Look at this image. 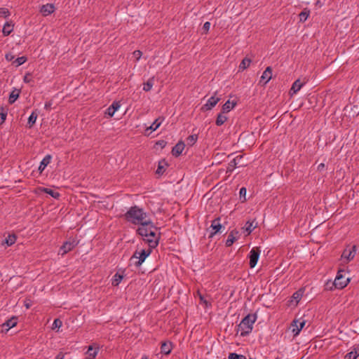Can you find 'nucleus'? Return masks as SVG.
<instances>
[{"label": "nucleus", "mask_w": 359, "mask_h": 359, "mask_svg": "<svg viewBox=\"0 0 359 359\" xmlns=\"http://www.w3.org/2000/svg\"><path fill=\"white\" fill-rule=\"evenodd\" d=\"M20 91L18 89L15 88L9 95L8 102L13 104L19 97Z\"/></svg>", "instance_id": "bb28decb"}, {"label": "nucleus", "mask_w": 359, "mask_h": 359, "mask_svg": "<svg viewBox=\"0 0 359 359\" xmlns=\"http://www.w3.org/2000/svg\"><path fill=\"white\" fill-rule=\"evenodd\" d=\"M31 81H32L31 74H29V73H27V74L25 75L24 78H23V81H24L25 83H28L31 82Z\"/></svg>", "instance_id": "a18cd8bd"}, {"label": "nucleus", "mask_w": 359, "mask_h": 359, "mask_svg": "<svg viewBox=\"0 0 359 359\" xmlns=\"http://www.w3.org/2000/svg\"><path fill=\"white\" fill-rule=\"evenodd\" d=\"M197 140H198L197 135L195 134V135H189L187 138V144L189 146H193L196 142Z\"/></svg>", "instance_id": "a19ab883"}, {"label": "nucleus", "mask_w": 359, "mask_h": 359, "mask_svg": "<svg viewBox=\"0 0 359 359\" xmlns=\"http://www.w3.org/2000/svg\"><path fill=\"white\" fill-rule=\"evenodd\" d=\"M121 104L119 102H114L107 109L105 114L109 117H112L114 113L120 108Z\"/></svg>", "instance_id": "a211bd4d"}, {"label": "nucleus", "mask_w": 359, "mask_h": 359, "mask_svg": "<svg viewBox=\"0 0 359 359\" xmlns=\"http://www.w3.org/2000/svg\"><path fill=\"white\" fill-rule=\"evenodd\" d=\"M40 189H41V191L46 193V194H49L50 196H51L54 198H58L60 196V194L58 192L55 191H53V190H52L50 189L42 187V188H40Z\"/></svg>", "instance_id": "2f4dec72"}, {"label": "nucleus", "mask_w": 359, "mask_h": 359, "mask_svg": "<svg viewBox=\"0 0 359 359\" xmlns=\"http://www.w3.org/2000/svg\"><path fill=\"white\" fill-rule=\"evenodd\" d=\"M147 215V212L142 208L134 205L130 207L122 217L128 222L133 224H140L146 220Z\"/></svg>", "instance_id": "f257e3e1"}, {"label": "nucleus", "mask_w": 359, "mask_h": 359, "mask_svg": "<svg viewBox=\"0 0 359 359\" xmlns=\"http://www.w3.org/2000/svg\"><path fill=\"white\" fill-rule=\"evenodd\" d=\"M168 166V164L165 161V159L160 161L158 162V165L157 170L156 171V173L158 175H163L165 172L166 168Z\"/></svg>", "instance_id": "5701e85b"}, {"label": "nucleus", "mask_w": 359, "mask_h": 359, "mask_svg": "<svg viewBox=\"0 0 359 359\" xmlns=\"http://www.w3.org/2000/svg\"><path fill=\"white\" fill-rule=\"evenodd\" d=\"M25 306L27 309H29L32 306V301L30 299H25Z\"/></svg>", "instance_id": "5fc2aeb1"}, {"label": "nucleus", "mask_w": 359, "mask_h": 359, "mask_svg": "<svg viewBox=\"0 0 359 359\" xmlns=\"http://www.w3.org/2000/svg\"><path fill=\"white\" fill-rule=\"evenodd\" d=\"M305 323H306L305 320H303L302 322H299L298 320H293V322L292 323V332L294 333V335H297L300 332V331L304 327Z\"/></svg>", "instance_id": "f3484780"}, {"label": "nucleus", "mask_w": 359, "mask_h": 359, "mask_svg": "<svg viewBox=\"0 0 359 359\" xmlns=\"http://www.w3.org/2000/svg\"><path fill=\"white\" fill-rule=\"evenodd\" d=\"M219 101V97H215V96H212L211 97H210L208 100L206 104H205L201 107V110L202 111L211 110L217 104V102Z\"/></svg>", "instance_id": "f8f14e48"}, {"label": "nucleus", "mask_w": 359, "mask_h": 359, "mask_svg": "<svg viewBox=\"0 0 359 359\" xmlns=\"http://www.w3.org/2000/svg\"><path fill=\"white\" fill-rule=\"evenodd\" d=\"M356 253V246L353 245L351 248H346L345 249L341 255L342 259H346L348 262L352 260Z\"/></svg>", "instance_id": "9d476101"}, {"label": "nucleus", "mask_w": 359, "mask_h": 359, "mask_svg": "<svg viewBox=\"0 0 359 359\" xmlns=\"http://www.w3.org/2000/svg\"><path fill=\"white\" fill-rule=\"evenodd\" d=\"M37 114L35 111H32L30 116L28 118L27 126L31 128L36 123L37 118Z\"/></svg>", "instance_id": "72a5a7b5"}, {"label": "nucleus", "mask_w": 359, "mask_h": 359, "mask_svg": "<svg viewBox=\"0 0 359 359\" xmlns=\"http://www.w3.org/2000/svg\"><path fill=\"white\" fill-rule=\"evenodd\" d=\"M243 158V155H238L233 159H232L228 164L226 168V173L231 174L236 167L245 166L246 164L241 162Z\"/></svg>", "instance_id": "0eeeda50"}, {"label": "nucleus", "mask_w": 359, "mask_h": 359, "mask_svg": "<svg viewBox=\"0 0 359 359\" xmlns=\"http://www.w3.org/2000/svg\"><path fill=\"white\" fill-rule=\"evenodd\" d=\"M13 25L11 22H6L3 27L2 33L4 36H8L13 32Z\"/></svg>", "instance_id": "393cba45"}, {"label": "nucleus", "mask_w": 359, "mask_h": 359, "mask_svg": "<svg viewBox=\"0 0 359 359\" xmlns=\"http://www.w3.org/2000/svg\"><path fill=\"white\" fill-rule=\"evenodd\" d=\"M62 321L59 318H56L53 321V323L52 325V329L59 328L62 326Z\"/></svg>", "instance_id": "c03bdc74"}, {"label": "nucleus", "mask_w": 359, "mask_h": 359, "mask_svg": "<svg viewBox=\"0 0 359 359\" xmlns=\"http://www.w3.org/2000/svg\"><path fill=\"white\" fill-rule=\"evenodd\" d=\"M272 77V67H267L266 69L264 71L259 83H262L263 82V86L266 85Z\"/></svg>", "instance_id": "9b49d317"}, {"label": "nucleus", "mask_w": 359, "mask_h": 359, "mask_svg": "<svg viewBox=\"0 0 359 359\" xmlns=\"http://www.w3.org/2000/svg\"><path fill=\"white\" fill-rule=\"evenodd\" d=\"M154 84V76H152L150 79H149L146 83H144L143 90H144L145 92H148V91L151 90Z\"/></svg>", "instance_id": "7c9ffc66"}, {"label": "nucleus", "mask_w": 359, "mask_h": 359, "mask_svg": "<svg viewBox=\"0 0 359 359\" xmlns=\"http://www.w3.org/2000/svg\"><path fill=\"white\" fill-rule=\"evenodd\" d=\"M257 314H248L243 318L238 325L237 332H241V336L245 337L248 335L252 330V326L257 320Z\"/></svg>", "instance_id": "f03ea898"}, {"label": "nucleus", "mask_w": 359, "mask_h": 359, "mask_svg": "<svg viewBox=\"0 0 359 359\" xmlns=\"http://www.w3.org/2000/svg\"><path fill=\"white\" fill-rule=\"evenodd\" d=\"M261 250L259 248H253L249 253L250 262L249 265L250 268H254L257 264Z\"/></svg>", "instance_id": "6e6552de"}, {"label": "nucleus", "mask_w": 359, "mask_h": 359, "mask_svg": "<svg viewBox=\"0 0 359 359\" xmlns=\"http://www.w3.org/2000/svg\"><path fill=\"white\" fill-rule=\"evenodd\" d=\"M141 359H149V358L147 355H144Z\"/></svg>", "instance_id": "052dcab7"}, {"label": "nucleus", "mask_w": 359, "mask_h": 359, "mask_svg": "<svg viewBox=\"0 0 359 359\" xmlns=\"http://www.w3.org/2000/svg\"><path fill=\"white\" fill-rule=\"evenodd\" d=\"M251 62L252 61L250 58L245 57L241 61V64L239 65V67H238L239 71H243V70L246 69L250 66Z\"/></svg>", "instance_id": "473e14b6"}, {"label": "nucleus", "mask_w": 359, "mask_h": 359, "mask_svg": "<svg viewBox=\"0 0 359 359\" xmlns=\"http://www.w3.org/2000/svg\"><path fill=\"white\" fill-rule=\"evenodd\" d=\"M52 104L53 103L51 101L46 102L44 105V109L48 111L50 110L51 109Z\"/></svg>", "instance_id": "864d4df0"}, {"label": "nucleus", "mask_w": 359, "mask_h": 359, "mask_svg": "<svg viewBox=\"0 0 359 359\" xmlns=\"http://www.w3.org/2000/svg\"><path fill=\"white\" fill-rule=\"evenodd\" d=\"M77 245V242L75 240L72 241H66L60 248V250L62 251V254L67 253L71 251L76 245Z\"/></svg>", "instance_id": "ddd939ff"}, {"label": "nucleus", "mask_w": 359, "mask_h": 359, "mask_svg": "<svg viewBox=\"0 0 359 359\" xmlns=\"http://www.w3.org/2000/svg\"><path fill=\"white\" fill-rule=\"evenodd\" d=\"M54 11L55 6L52 4H47L46 5H43L40 9V12L42 13L43 16H47L53 13Z\"/></svg>", "instance_id": "4468645a"}, {"label": "nucleus", "mask_w": 359, "mask_h": 359, "mask_svg": "<svg viewBox=\"0 0 359 359\" xmlns=\"http://www.w3.org/2000/svg\"><path fill=\"white\" fill-rule=\"evenodd\" d=\"M123 279V276L119 274L118 273H116L112 279V285L114 286H117L118 284L121 282Z\"/></svg>", "instance_id": "4c0bfd02"}, {"label": "nucleus", "mask_w": 359, "mask_h": 359, "mask_svg": "<svg viewBox=\"0 0 359 359\" xmlns=\"http://www.w3.org/2000/svg\"><path fill=\"white\" fill-rule=\"evenodd\" d=\"M210 228L212 231L210 233V238L213 237L217 233L222 232L221 229H224V227L220 224V217H217L212 221Z\"/></svg>", "instance_id": "1a4fd4ad"}, {"label": "nucleus", "mask_w": 359, "mask_h": 359, "mask_svg": "<svg viewBox=\"0 0 359 359\" xmlns=\"http://www.w3.org/2000/svg\"><path fill=\"white\" fill-rule=\"evenodd\" d=\"M16 236L15 234H10L8 236V237L5 239V243L8 246H11L13 244H14L16 241Z\"/></svg>", "instance_id": "e433bc0d"}, {"label": "nucleus", "mask_w": 359, "mask_h": 359, "mask_svg": "<svg viewBox=\"0 0 359 359\" xmlns=\"http://www.w3.org/2000/svg\"><path fill=\"white\" fill-rule=\"evenodd\" d=\"M238 235V231L236 230L231 231L226 241L225 245L226 247H230L237 240L236 236Z\"/></svg>", "instance_id": "6ab92c4d"}, {"label": "nucleus", "mask_w": 359, "mask_h": 359, "mask_svg": "<svg viewBox=\"0 0 359 359\" xmlns=\"http://www.w3.org/2000/svg\"><path fill=\"white\" fill-rule=\"evenodd\" d=\"M140 226L137 229V233L142 237H147V234H149V231H152L153 229L157 230L158 228L156 227L154 223L151 220H145L141 224H140Z\"/></svg>", "instance_id": "39448f33"}, {"label": "nucleus", "mask_w": 359, "mask_h": 359, "mask_svg": "<svg viewBox=\"0 0 359 359\" xmlns=\"http://www.w3.org/2000/svg\"><path fill=\"white\" fill-rule=\"evenodd\" d=\"M51 158V155L48 154L42 159L39 166V171L40 173H41L45 170L46 167L50 163Z\"/></svg>", "instance_id": "412c9836"}, {"label": "nucleus", "mask_w": 359, "mask_h": 359, "mask_svg": "<svg viewBox=\"0 0 359 359\" xmlns=\"http://www.w3.org/2000/svg\"><path fill=\"white\" fill-rule=\"evenodd\" d=\"M255 221L250 222L248 221L245 226H243V229L245 232H247L248 235H249L253 229L256 227V225H253Z\"/></svg>", "instance_id": "f704fd0d"}, {"label": "nucleus", "mask_w": 359, "mask_h": 359, "mask_svg": "<svg viewBox=\"0 0 359 359\" xmlns=\"http://www.w3.org/2000/svg\"><path fill=\"white\" fill-rule=\"evenodd\" d=\"M210 27V23L209 22H206L204 23V25L203 26V29L204 30L205 34L209 31Z\"/></svg>", "instance_id": "de8ad7c7"}, {"label": "nucleus", "mask_w": 359, "mask_h": 359, "mask_svg": "<svg viewBox=\"0 0 359 359\" xmlns=\"http://www.w3.org/2000/svg\"><path fill=\"white\" fill-rule=\"evenodd\" d=\"M238 359H247L246 357L243 355H239Z\"/></svg>", "instance_id": "bf43d9fd"}, {"label": "nucleus", "mask_w": 359, "mask_h": 359, "mask_svg": "<svg viewBox=\"0 0 359 359\" xmlns=\"http://www.w3.org/2000/svg\"><path fill=\"white\" fill-rule=\"evenodd\" d=\"M359 356V347H353V349L346 353L344 359H356Z\"/></svg>", "instance_id": "b1692460"}, {"label": "nucleus", "mask_w": 359, "mask_h": 359, "mask_svg": "<svg viewBox=\"0 0 359 359\" xmlns=\"http://www.w3.org/2000/svg\"><path fill=\"white\" fill-rule=\"evenodd\" d=\"M227 120V117L224 115H223L222 113L219 114L217 115V119H216V121H215V124L217 126H220L222 125H223Z\"/></svg>", "instance_id": "c9c22d12"}, {"label": "nucleus", "mask_w": 359, "mask_h": 359, "mask_svg": "<svg viewBox=\"0 0 359 359\" xmlns=\"http://www.w3.org/2000/svg\"><path fill=\"white\" fill-rule=\"evenodd\" d=\"M65 354L62 352H60L55 357V359H64Z\"/></svg>", "instance_id": "6e6d98bb"}, {"label": "nucleus", "mask_w": 359, "mask_h": 359, "mask_svg": "<svg viewBox=\"0 0 359 359\" xmlns=\"http://www.w3.org/2000/svg\"><path fill=\"white\" fill-rule=\"evenodd\" d=\"M154 248H151L149 247L148 249H143L141 251L136 250L133 256L130 257V261L132 262L133 259H137L134 262V265L136 267H139L142 265V264L144 262L146 258L150 255Z\"/></svg>", "instance_id": "7ed1b4c3"}, {"label": "nucleus", "mask_w": 359, "mask_h": 359, "mask_svg": "<svg viewBox=\"0 0 359 359\" xmlns=\"http://www.w3.org/2000/svg\"><path fill=\"white\" fill-rule=\"evenodd\" d=\"M303 296V291L302 290H299L293 293L292 298L295 300L296 303L297 304L302 299Z\"/></svg>", "instance_id": "58836bf2"}, {"label": "nucleus", "mask_w": 359, "mask_h": 359, "mask_svg": "<svg viewBox=\"0 0 359 359\" xmlns=\"http://www.w3.org/2000/svg\"><path fill=\"white\" fill-rule=\"evenodd\" d=\"M156 230L155 229L149 231V234H147V236L144 238L145 243H147L149 247H151V248H156L159 243L160 235H157L156 233Z\"/></svg>", "instance_id": "423d86ee"}, {"label": "nucleus", "mask_w": 359, "mask_h": 359, "mask_svg": "<svg viewBox=\"0 0 359 359\" xmlns=\"http://www.w3.org/2000/svg\"><path fill=\"white\" fill-rule=\"evenodd\" d=\"M6 116H7L6 113H4V112L0 113V124H2L3 123H4V121H6Z\"/></svg>", "instance_id": "3c124183"}, {"label": "nucleus", "mask_w": 359, "mask_h": 359, "mask_svg": "<svg viewBox=\"0 0 359 359\" xmlns=\"http://www.w3.org/2000/svg\"><path fill=\"white\" fill-rule=\"evenodd\" d=\"M236 102H231L229 100H227L222 106V113H226L231 111L236 106Z\"/></svg>", "instance_id": "cd10ccee"}, {"label": "nucleus", "mask_w": 359, "mask_h": 359, "mask_svg": "<svg viewBox=\"0 0 359 359\" xmlns=\"http://www.w3.org/2000/svg\"><path fill=\"white\" fill-rule=\"evenodd\" d=\"M27 58L25 56L19 57L15 60H13V64L15 65V67H19L24 64L27 61Z\"/></svg>", "instance_id": "ea45409f"}, {"label": "nucleus", "mask_w": 359, "mask_h": 359, "mask_svg": "<svg viewBox=\"0 0 359 359\" xmlns=\"http://www.w3.org/2000/svg\"><path fill=\"white\" fill-rule=\"evenodd\" d=\"M133 55L137 58V60H139L142 55V53L140 50H137L133 52Z\"/></svg>", "instance_id": "8fccbe9b"}, {"label": "nucleus", "mask_w": 359, "mask_h": 359, "mask_svg": "<svg viewBox=\"0 0 359 359\" xmlns=\"http://www.w3.org/2000/svg\"><path fill=\"white\" fill-rule=\"evenodd\" d=\"M239 354H237L236 353H231L229 355L228 358L229 359H238Z\"/></svg>", "instance_id": "603ef678"}, {"label": "nucleus", "mask_w": 359, "mask_h": 359, "mask_svg": "<svg viewBox=\"0 0 359 359\" xmlns=\"http://www.w3.org/2000/svg\"><path fill=\"white\" fill-rule=\"evenodd\" d=\"M156 144L158 145V147H160L161 149H163L166 146L167 142L165 140H158L156 143Z\"/></svg>", "instance_id": "49530a36"}, {"label": "nucleus", "mask_w": 359, "mask_h": 359, "mask_svg": "<svg viewBox=\"0 0 359 359\" xmlns=\"http://www.w3.org/2000/svg\"><path fill=\"white\" fill-rule=\"evenodd\" d=\"M325 167V165L324 163H320V165H318V170H321L322 168H323Z\"/></svg>", "instance_id": "4d7b16f0"}, {"label": "nucleus", "mask_w": 359, "mask_h": 359, "mask_svg": "<svg viewBox=\"0 0 359 359\" xmlns=\"http://www.w3.org/2000/svg\"><path fill=\"white\" fill-rule=\"evenodd\" d=\"M0 15L4 18H7L10 15V11L8 8H0Z\"/></svg>", "instance_id": "37998d69"}, {"label": "nucleus", "mask_w": 359, "mask_h": 359, "mask_svg": "<svg viewBox=\"0 0 359 359\" xmlns=\"http://www.w3.org/2000/svg\"><path fill=\"white\" fill-rule=\"evenodd\" d=\"M99 347L94 348L93 346L90 345L88 348L86 353L88 355L89 358H95L97 354Z\"/></svg>", "instance_id": "c756f323"}, {"label": "nucleus", "mask_w": 359, "mask_h": 359, "mask_svg": "<svg viewBox=\"0 0 359 359\" xmlns=\"http://www.w3.org/2000/svg\"><path fill=\"white\" fill-rule=\"evenodd\" d=\"M172 349V343L171 341H163L161 346V353L165 355H169Z\"/></svg>", "instance_id": "dca6fc26"}, {"label": "nucleus", "mask_w": 359, "mask_h": 359, "mask_svg": "<svg viewBox=\"0 0 359 359\" xmlns=\"http://www.w3.org/2000/svg\"><path fill=\"white\" fill-rule=\"evenodd\" d=\"M310 10L308 8H304L303 11L299 14V22H304L310 15Z\"/></svg>", "instance_id": "a878e982"}, {"label": "nucleus", "mask_w": 359, "mask_h": 359, "mask_svg": "<svg viewBox=\"0 0 359 359\" xmlns=\"http://www.w3.org/2000/svg\"><path fill=\"white\" fill-rule=\"evenodd\" d=\"M161 121H159V118H156L154 121V123L146 129L145 135H149L150 133H147V131L148 130L155 131L161 126Z\"/></svg>", "instance_id": "c85d7f7f"}, {"label": "nucleus", "mask_w": 359, "mask_h": 359, "mask_svg": "<svg viewBox=\"0 0 359 359\" xmlns=\"http://www.w3.org/2000/svg\"><path fill=\"white\" fill-rule=\"evenodd\" d=\"M200 299L201 302H204L205 304H207V301L204 299L203 297L200 294Z\"/></svg>", "instance_id": "13d9d810"}, {"label": "nucleus", "mask_w": 359, "mask_h": 359, "mask_svg": "<svg viewBox=\"0 0 359 359\" xmlns=\"http://www.w3.org/2000/svg\"><path fill=\"white\" fill-rule=\"evenodd\" d=\"M246 192L247 190L245 187H242L239 191V197L242 203L246 201Z\"/></svg>", "instance_id": "79ce46f5"}, {"label": "nucleus", "mask_w": 359, "mask_h": 359, "mask_svg": "<svg viewBox=\"0 0 359 359\" xmlns=\"http://www.w3.org/2000/svg\"><path fill=\"white\" fill-rule=\"evenodd\" d=\"M18 323V318L16 316H13L11 318L7 320L3 325L2 327H6V330L8 331L9 329L15 327Z\"/></svg>", "instance_id": "4be33fe9"}, {"label": "nucleus", "mask_w": 359, "mask_h": 359, "mask_svg": "<svg viewBox=\"0 0 359 359\" xmlns=\"http://www.w3.org/2000/svg\"><path fill=\"white\" fill-rule=\"evenodd\" d=\"M303 85H304V83H302L299 79L296 80L293 83V84L290 90V95L292 96V95L296 94L301 89V88L303 86Z\"/></svg>", "instance_id": "aec40b11"}, {"label": "nucleus", "mask_w": 359, "mask_h": 359, "mask_svg": "<svg viewBox=\"0 0 359 359\" xmlns=\"http://www.w3.org/2000/svg\"><path fill=\"white\" fill-rule=\"evenodd\" d=\"M5 58L7 61H13L15 58V56L11 53H6V55H5Z\"/></svg>", "instance_id": "09e8293b"}, {"label": "nucleus", "mask_w": 359, "mask_h": 359, "mask_svg": "<svg viewBox=\"0 0 359 359\" xmlns=\"http://www.w3.org/2000/svg\"><path fill=\"white\" fill-rule=\"evenodd\" d=\"M184 147V143L182 141H180L175 147H172V154L175 156H179L182 153Z\"/></svg>", "instance_id": "2eb2a0df"}, {"label": "nucleus", "mask_w": 359, "mask_h": 359, "mask_svg": "<svg viewBox=\"0 0 359 359\" xmlns=\"http://www.w3.org/2000/svg\"><path fill=\"white\" fill-rule=\"evenodd\" d=\"M346 271L344 269H339L337 271L335 280L332 285L337 289L344 288L350 281V278L345 277Z\"/></svg>", "instance_id": "20e7f679"}]
</instances>
